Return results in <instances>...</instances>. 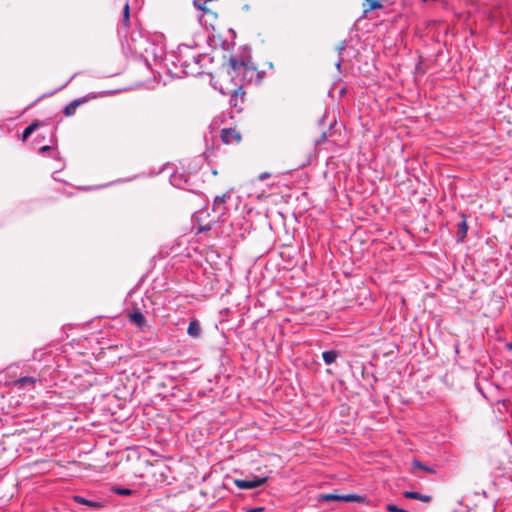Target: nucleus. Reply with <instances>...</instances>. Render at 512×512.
I'll return each instance as SVG.
<instances>
[{
	"label": "nucleus",
	"mask_w": 512,
	"mask_h": 512,
	"mask_svg": "<svg viewBox=\"0 0 512 512\" xmlns=\"http://www.w3.org/2000/svg\"><path fill=\"white\" fill-rule=\"evenodd\" d=\"M177 62L182 68V72L186 76H197L201 74L200 55H197L193 50L184 46L183 49L179 48V54L176 57Z\"/></svg>",
	"instance_id": "f257e3e1"
},
{
	"label": "nucleus",
	"mask_w": 512,
	"mask_h": 512,
	"mask_svg": "<svg viewBox=\"0 0 512 512\" xmlns=\"http://www.w3.org/2000/svg\"><path fill=\"white\" fill-rule=\"evenodd\" d=\"M209 212L207 210L197 211L193 214V229L196 234L207 232L212 229L213 222L207 220Z\"/></svg>",
	"instance_id": "f03ea898"
},
{
	"label": "nucleus",
	"mask_w": 512,
	"mask_h": 512,
	"mask_svg": "<svg viewBox=\"0 0 512 512\" xmlns=\"http://www.w3.org/2000/svg\"><path fill=\"white\" fill-rule=\"evenodd\" d=\"M323 501H343V502H357V503H365L367 498L366 496H361L357 494H323L321 496Z\"/></svg>",
	"instance_id": "7ed1b4c3"
},
{
	"label": "nucleus",
	"mask_w": 512,
	"mask_h": 512,
	"mask_svg": "<svg viewBox=\"0 0 512 512\" xmlns=\"http://www.w3.org/2000/svg\"><path fill=\"white\" fill-rule=\"evenodd\" d=\"M267 479H268V477H257V476H253L248 479H236L235 485L239 489H245V490L255 489V488L263 485L267 481Z\"/></svg>",
	"instance_id": "20e7f679"
},
{
	"label": "nucleus",
	"mask_w": 512,
	"mask_h": 512,
	"mask_svg": "<svg viewBox=\"0 0 512 512\" xmlns=\"http://www.w3.org/2000/svg\"><path fill=\"white\" fill-rule=\"evenodd\" d=\"M220 138L224 144H237L241 141V134L234 128H223Z\"/></svg>",
	"instance_id": "39448f33"
},
{
	"label": "nucleus",
	"mask_w": 512,
	"mask_h": 512,
	"mask_svg": "<svg viewBox=\"0 0 512 512\" xmlns=\"http://www.w3.org/2000/svg\"><path fill=\"white\" fill-rule=\"evenodd\" d=\"M245 92L241 86L234 89L230 97V105L235 108L238 112L242 111V105L244 103Z\"/></svg>",
	"instance_id": "423d86ee"
},
{
	"label": "nucleus",
	"mask_w": 512,
	"mask_h": 512,
	"mask_svg": "<svg viewBox=\"0 0 512 512\" xmlns=\"http://www.w3.org/2000/svg\"><path fill=\"white\" fill-rule=\"evenodd\" d=\"M229 67L233 70L235 74L245 73L248 70L254 71V68H250L247 63H245L242 59L231 57L229 59Z\"/></svg>",
	"instance_id": "0eeeda50"
},
{
	"label": "nucleus",
	"mask_w": 512,
	"mask_h": 512,
	"mask_svg": "<svg viewBox=\"0 0 512 512\" xmlns=\"http://www.w3.org/2000/svg\"><path fill=\"white\" fill-rule=\"evenodd\" d=\"M231 198V194L226 192L221 196H216L213 203V210L219 212L220 215H224L226 211L225 203Z\"/></svg>",
	"instance_id": "6e6552de"
},
{
	"label": "nucleus",
	"mask_w": 512,
	"mask_h": 512,
	"mask_svg": "<svg viewBox=\"0 0 512 512\" xmlns=\"http://www.w3.org/2000/svg\"><path fill=\"white\" fill-rule=\"evenodd\" d=\"M403 497L406 498V499L419 500V501H422L424 503H430L432 501V499H433V497L431 495L421 494V493L416 492V491H404L403 492Z\"/></svg>",
	"instance_id": "1a4fd4ad"
},
{
	"label": "nucleus",
	"mask_w": 512,
	"mask_h": 512,
	"mask_svg": "<svg viewBox=\"0 0 512 512\" xmlns=\"http://www.w3.org/2000/svg\"><path fill=\"white\" fill-rule=\"evenodd\" d=\"M85 101H86V98L74 99L73 101H71L69 104H67L64 107V109H63L64 115L67 116V117H70V116L74 115L75 112H76V109L80 105H82Z\"/></svg>",
	"instance_id": "9d476101"
},
{
	"label": "nucleus",
	"mask_w": 512,
	"mask_h": 512,
	"mask_svg": "<svg viewBox=\"0 0 512 512\" xmlns=\"http://www.w3.org/2000/svg\"><path fill=\"white\" fill-rule=\"evenodd\" d=\"M462 220L458 223L457 240L462 242L468 232L467 218L464 213L461 214Z\"/></svg>",
	"instance_id": "9b49d317"
},
{
	"label": "nucleus",
	"mask_w": 512,
	"mask_h": 512,
	"mask_svg": "<svg viewBox=\"0 0 512 512\" xmlns=\"http://www.w3.org/2000/svg\"><path fill=\"white\" fill-rule=\"evenodd\" d=\"M201 326L197 319H192L189 323L187 333L193 338H199L201 335Z\"/></svg>",
	"instance_id": "f8f14e48"
},
{
	"label": "nucleus",
	"mask_w": 512,
	"mask_h": 512,
	"mask_svg": "<svg viewBox=\"0 0 512 512\" xmlns=\"http://www.w3.org/2000/svg\"><path fill=\"white\" fill-rule=\"evenodd\" d=\"M129 319L131 322L135 323L140 328H142L146 324V319L143 313L139 310H135L134 312L130 313Z\"/></svg>",
	"instance_id": "ddd939ff"
},
{
	"label": "nucleus",
	"mask_w": 512,
	"mask_h": 512,
	"mask_svg": "<svg viewBox=\"0 0 512 512\" xmlns=\"http://www.w3.org/2000/svg\"><path fill=\"white\" fill-rule=\"evenodd\" d=\"M206 1L205 0H194L193 5L202 11V16L205 14L213 16V18H217V14L211 11L209 8L206 7Z\"/></svg>",
	"instance_id": "4468645a"
},
{
	"label": "nucleus",
	"mask_w": 512,
	"mask_h": 512,
	"mask_svg": "<svg viewBox=\"0 0 512 512\" xmlns=\"http://www.w3.org/2000/svg\"><path fill=\"white\" fill-rule=\"evenodd\" d=\"M73 500L79 504H84V505H88L92 508H100L102 507V504L100 502H96V501H92V500H88L82 496H79V495H75L73 496Z\"/></svg>",
	"instance_id": "2eb2a0df"
},
{
	"label": "nucleus",
	"mask_w": 512,
	"mask_h": 512,
	"mask_svg": "<svg viewBox=\"0 0 512 512\" xmlns=\"http://www.w3.org/2000/svg\"><path fill=\"white\" fill-rule=\"evenodd\" d=\"M338 357V352L335 350H327L322 353V358L327 365L333 364Z\"/></svg>",
	"instance_id": "dca6fc26"
},
{
	"label": "nucleus",
	"mask_w": 512,
	"mask_h": 512,
	"mask_svg": "<svg viewBox=\"0 0 512 512\" xmlns=\"http://www.w3.org/2000/svg\"><path fill=\"white\" fill-rule=\"evenodd\" d=\"M412 467L414 469H419V470H423L425 472H428V473H431V474H434L436 473L435 469L432 468V467H429L427 465H425L424 463H422L421 461L417 460V459H414L412 461Z\"/></svg>",
	"instance_id": "f3484780"
},
{
	"label": "nucleus",
	"mask_w": 512,
	"mask_h": 512,
	"mask_svg": "<svg viewBox=\"0 0 512 512\" xmlns=\"http://www.w3.org/2000/svg\"><path fill=\"white\" fill-rule=\"evenodd\" d=\"M39 125V122L35 121L27 126L22 133V140H27V138L38 128Z\"/></svg>",
	"instance_id": "a211bd4d"
},
{
	"label": "nucleus",
	"mask_w": 512,
	"mask_h": 512,
	"mask_svg": "<svg viewBox=\"0 0 512 512\" xmlns=\"http://www.w3.org/2000/svg\"><path fill=\"white\" fill-rule=\"evenodd\" d=\"M129 21H130V7H129L128 1H126L125 4H124V7H123L122 25L124 27H128L129 26Z\"/></svg>",
	"instance_id": "6ab92c4d"
},
{
	"label": "nucleus",
	"mask_w": 512,
	"mask_h": 512,
	"mask_svg": "<svg viewBox=\"0 0 512 512\" xmlns=\"http://www.w3.org/2000/svg\"><path fill=\"white\" fill-rule=\"evenodd\" d=\"M385 508L388 512H410V511L400 508L394 504H387Z\"/></svg>",
	"instance_id": "aec40b11"
},
{
	"label": "nucleus",
	"mask_w": 512,
	"mask_h": 512,
	"mask_svg": "<svg viewBox=\"0 0 512 512\" xmlns=\"http://www.w3.org/2000/svg\"><path fill=\"white\" fill-rule=\"evenodd\" d=\"M381 7H382V5H381L380 2H378V1H371L369 7L364 10V13L366 14L369 11H372V10H375V9H378V8H381Z\"/></svg>",
	"instance_id": "412c9836"
},
{
	"label": "nucleus",
	"mask_w": 512,
	"mask_h": 512,
	"mask_svg": "<svg viewBox=\"0 0 512 512\" xmlns=\"http://www.w3.org/2000/svg\"><path fill=\"white\" fill-rule=\"evenodd\" d=\"M180 180H181V177H180L179 175H177V174H173V175L171 176V179H170V181H171L172 185H174V186H177V187H180V188H181L182 186H181V184H180Z\"/></svg>",
	"instance_id": "4be33fe9"
},
{
	"label": "nucleus",
	"mask_w": 512,
	"mask_h": 512,
	"mask_svg": "<svg viewBox=\"0 0 512 512\" xmlns=\"http://www.w3.org/2000/svg\"><path fill=\"white\" fill-rule=\"evenodd\" d=\"M328 139V134L327 132H323L320 137L318 139L315 140V144L318 146V145H321L322 143L326 142Z\"/></svg>",
	"instance_id": "5701e85b"
},
{
	"label": "nucleus",
	"mask_w": 512,
	"mask_h": 512,
	"mask_svg": "<svg viewBox=\"0 0 512 512\" xmlns=\"http://www.w3.org/2000/svg\"><path fill=\"white\" fill-rule=\"evenodd\" d=\"M17 383L21 385L32 384L34 383V379L32 377H22L18 379Z\"/></svg>",
	"instance_id": "b1692460"
},
{
	"label": "nucleus",
	"mask_w": 512,
	"mask_h": 512,
	"mask_svg": "<svg viewBox=\"0 0 512 512\" xmlns=\"http://www.w3.org/2000/svg\"><path fill=\"white\" fill-rule=\"evenodd\" d=\"M119 495H130L131 490L126 488L117 489L116 491Z\"/></svg>",
	"instance_id": "393cba45"
},
{
	"label": "nucleus",
	"mask_w": 512,
	"mask_h": 512,
	"mask_svg": "<svg viewBox=\"0 0 512 512\" xmlns=\"http://www.w3.org/2000/svg\"><path fill=\"white\" fill-rule=\"evenodd\" d=\"M346 48V41H343L341 42V44L337 47V51L339 54H342V52L345 50Z\"/></svg>",
	"instance_id": "a878e982"
},
{
	"label": "nucleus",
	"mask_w": 512,
	"mask_h": 512,
	"mask_svg": "<svg viewBox=\"0 0 512 512\" xmlns=\"http://www.w3.org/2000/svg\"><path fill=\"white\" fill-rule=\"evenodd\" d=\"M48 150H50V146H42V147H40L39 152L44 153Z\"/></svg>",
	"instance_id": "bb28decb"
},
{
	"label": "nucleus",
	"mask_w": 512,
	"mask_h": 512,
	"mask_svg": "<svg viewBox=\"0 0 512 512\" xmlns=\"http://www.w3.org/2000/svg\"><path fill=\"white\" fill-rule=\"evenodd\" d=\"M262 510H263V508H252V509L248 510L247 512H259Z\"/></svg>",
	"instance_id": "cd10ccee"
},
{
	"label": "nucleus",
	"mask_w": 512,
	"mask_h": 512,
	"mask_svg": "<svg viewBox=\"0 0 512 512\" xmlns=\"http://www.w3.org/2000/svg\"><path fill=\"white\" fill-rule=\"evenodd\" d=\"M341 63H342V59H341V58H339V59H338V61H337V63H336V67H337V69H338V70H340Z\"/></svg>",
	"instance_id": "c85d7f7f"
},
{
	"label": "nucleus",
	"mask_w": 512,
	"mask_h": 512,
	"mask_svg": "<svg viewBox=\"0 0 512 512\" xmlns=\"http://www.w3.org/2000/svg\"><path fill=\"white\" fill-rule=\"evenodd\" d=\"M507 349L508 350H512V341L510 343L507 344Z\"/></svg>",
	"instance_id": "c756f323"
},
{
	"label": "nucleus",
	"mask_w": 512,
	"mask_h": 512,
	"mask_svg": "<svg viewBox=\"0 0 512 512\" xmlns=\"http://www.w3.org/2000/svg\"><path fill=\"white\" fill-rule=\"evenodd\" d=\"M266 177H267V174H263V175L260 176V179H264Z\"/></svg>",
	"instance_id": "7c9ffc66"
}]
</instances>
